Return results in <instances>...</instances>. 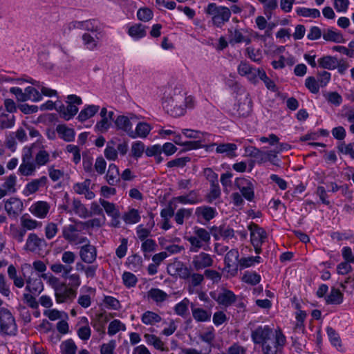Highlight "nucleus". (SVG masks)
I'll list each match as a JSON object with an SVG mask.
<instances>
[{
	"label": "nucleus",
	"instance_id": "obj_57",
	"mask_svg": "<svg viewBox=\"0 0 354 354\" xmlns=\"http://www.w3.org/2000/svg\"><path fill=\"white\" fill-rule=\"evenodd\" d=\"M221 195V189L218 182L216 183L210 184V190L207 195V201L208 203H212L214 200L220 198Z\"/></svg>",
	"mask_w": 354,
	"mask_h": 354
},
{
	"label": "nucleus",
	"instance_id": "obj_46",
	"mask_svg": "<svg viewBox=\"0 0 354 354\" xmlns=\"http://www.w3.org/2000/svg\"><path fill=\"white\" fill-rule=\"evenodd\" d=\"M128 33L135 39H140L146 35V27L141 24H136L129 28Z\"/></svg>",
	"mask_w": 354,
	"mask_h": 354
},
{
	"label": "nucleus",
	"instance_id": "obj_47",
	"mask_svg": "<svg viewBox=\"0 0 354 354\" xmlns=\"http://www.w3.org/2000/svg\"><path fill=\"white\" fill-rule=\"evenodd\" d=\"M122 218L127 224H135L140 221V216L137 209L132 208L124 214Z\"/></svg>",
	"mask_w": 354,
	"mask_h": 354
},
{
	"label": "nucleus",
	"instance_id": "obj_43",
	"mask_svg": "<svg viewBox=\"0 0 354 354\" xmlns=\"http://www.w3.org/2000/svg\"><path fill=\"white\" fill-rule=\"evenodd\" d=\"M151 130V126L147 122H139L136 128V131H134V137H131L132 138H136L137 137H140L142 138H146Z\"/></svg>",
	"mask_w": 354,
	"mask_h": 354
},
{
	"label": "nucleus",
	"instance_id": "obj_50",
	"mask_svg": "<svg viewBox=\"0 0 354 354\" xmlns=\"http://www.w3.org/2000/svg\"><path fill=\"white\" fill-rule=\"evenodd\" d=\"M73 210L77 215H78L81 218H86L89 216L87 208L78 199H73Z\"/></svg>",
	"mask_w": 354,
	"mask_h": 354
},
{
	"label": "nucleus",
	"instance_id": "obj_40",
	"mask_svg": "<svg viewBox=\"0 0 354 354\" xmlns=\"http://www.w3.org/2000/svg\"><path fill=\"white\" fill-rule=\"evenodd\" d=\"M15 116L0 109V128L9 129L15 125Z\"/></svg>",
	"mask_w": 354,
	"mask_h": 354
},
{
	"label": "nucleus",
	"instance_id": "obj_20",
	"mask_svg": "<svg viewBox=\"0 0 354 354\" xmlns=\"http://www.w3.org/2000/svg\"><path fill=\"white\" fill-rule=\"evenodd\" d=\"M229 42L230 44H235L244 42L246 44L251 43V39L244 35L245 30L243 29H229Z\"/></svg>",
	"mask_w": 354,
	"mask_h": 354
},
{
	"label": "nucleus",
	"instance_id": "obj_53",
	"mask_svg": "<svg viewBox=\"0 0 354 354\" xmlns=\"http://www.w3.org/2000/svg\"><path fill=\"white\" fill-rule=\"evenodd\" d=\"M60 349L62 354H76L77 347L72 339H68L61 344Z\"/></svg>",
	"mask_w": 354,
	"mask_h": 354
},
{
	"label": "nucleus",
	"instance_id": "obj_64",
	"mask_svg": "<svg viewBox=\"0 0 354 354\" xmlns=\"http://www.w3.org/2000/svg\"><path fill=\"white\" fill-rule=\"evenodd\" d=\"M21 225L23 229L26 230H32L36 229L41 225V223L32 218H25L24 216L21 218Z\"/></svg>",
	"mask_w": 354,
	"mask_h": 354
},
{
	"label": "nucleus",
	"instance_id": "obj_45",
	"mask_svg": "<svg viewBox=\"0 0 354 354\" xmlns=\"http://www.w3.org/2000/svg\"><path fill=\"white\" fill-rule=\"evenodd\" d=\"M157 244L153 239H148L142 241L141 245V250L144 253V257L146 259H149L150 253L154 252L156 250Z\"/></svg>",
	"mask_w": 354,
	"mask_h": 354
},
{
	"label": "nucleus",
	"instance_id": "obj_9",
	"mask_svg": "<svg viewBox=\"0 0 354 354\" xmlns=\"http://www.w3.org/2000/svg\"><path fill=\"white\" fill-rule=\"evenodd\" d=\"M68 28L70 30L75 28L83 29L91 32H97L100 37H103L104 35L102 24L96 19L73 21L68 24Z\"/></svg>",
	"mask_w": 354,
	"mask_h": 354
},
{
	"label": "nucleus",
	"instance_id": "obj_60",
	"mask_svg": "<svg viewBox=\"0 0 354 354\" xmlns=\"http://www.w3.org/2000/svg\"><path fill=\"white\" fill-rule=\"evenodd\" d=\"M35 165L41 167L46 165L50 160V154L46 150H39L35 156Z\"/></svg>",
	"mask_w": 354,
	"mask_h": 354
},
{
	"label": "nucleus",
	"instance_id": "obj_15",
	"mask_svg": "<svg viewBox=\"0 0 354 354\" xmlns=\"http://www.w3.org/2000/svg\"><path fill=\"white\" fill-rule=\"evenodd\" d=\"M235 111L233 114L237 117L246 118L249 116L252 110V102L248 93L245 94L243 98L239 100L237 104L234 106Z\"/></svg>",
	"mask_w": 354,
	"mask_h": 354
},
{
	"label": "nucleus",
	"instance_id": "obj_17",
	"mask_svg": "<svg viewBox=\"0 0 354 354\" xmlns=\"http://www.w3.org/2000/svg\"><path fill=\"white\" fill-rule=\"evenodd\" d=\"M250 231V241L252 245H258V243H263L267 239V233L263 228L254 223H251L248 227Z\"/></svg>",
	"mask_w": 354,
	"mask_h": 354
},
{
	"label": "nucleus",
	"instance_id": "obj_22",
	"mask_svg": "<svg viewBox=\"0 0 354 354\" xmlns=\"http://www.w3.org/2000/svg\"><path fill=\"white\" fill-rule=\"evenodd\" d=\"M201 198L196 190H192L187 194L179 196L172 198V201L182 204H196L201 202Z\"/></svg>",
	"mask_w": 354,
	"mask_h": 354
},
{
	"label": "nucleus",
	"instance_id": "obj_8",
	"mask_svg": "<svg viewBox=\"0 0 354 354\" xmlns=\"http://www.w3.org/2000/svg\"><path fill=\"white\" fill-rule=\"evenodd\" d=\"M275 336V331L268 325L259 326L251 332V338L254 344L262 345Z\"/></svg>",
	"mask_w": 354,
	"mask_h": 354
},
{
	"label": "nucleus",
	"instance_id": "obj_16",
	"mask_svg": "<svg viewBox=\"0 0 354 354\" xmlns=\"http://www.w3.org/2000/svg\"><path fill=\"white\" fill-rule=\"evenodd\" d=\"M214 260L212 256L204 252L194 255L192 259V264L195 270L198 271L213 266Z\"/></svg>",
	"mask_w": 354,
	"mask_h": 354
},
{
	"label": "nucleus",
	"instance_id": "obj_44",
	"mask_svg": "<svg viewBox=\"0 0 354 354\" xmlns=\"http://www.w3.org/2000/svg\"><path fill=\"white\" fill-rule=\"evenodd\" d=\"M261 258L259 256L243 257L239 260V269L243 270L254 266L255 263H259Z\"/></svg>",
	"mask_w": 354,
	"mask_h": 354
},
{
	"label": "nucleus",
	"instance_id": "obj_11",
	"mask_svg": "<svg viewBox=\"0 0 354 354\" xmlns=\"http://www.w3.org/2000/svg\"><path fill=\"white\" fill-rule=\"evenodd\" d=\"M234 186L239 189L241 194L247 201L251 202L254 199V186L252 182L245 178H236Z\"/></svg>",
	"mask_w": 354,
	"mask_h": 354
},
{
	"label": "nucleus",
	"instance_id": "obj_31",
	"mask_svg": "<svg viewBox=\"0 0 354 354\" xmlns=\"http://www.w3.org/2000/svg\"><path fill=\"white\" fill-rule=\"evenodd\" d=\"M100 106L97 105H87L80 112L77 119L80 122H84L94 116L99 111Z\"/></svg>",
	"mask_w": 354,
	"mask_h": 354
},
{
	"label": "nucleus",
	"instance_id": "obj_37",
	"mask_svg": "<svg viewBox=\"0 0 354 354\" xmlns=\"http://www.w3.org/2000/svg\"><path fill=\"white\" fill-rule=\"evenodd\" d=\"M119 169L115 164H110L106 173V180L110 185H114L120 180Z\"/></svg>",
	"mask_w": 354,
	"mask_h": 354
},
{
	"label": "nucleus",
	"instance_id": "obj_3",
	"mask_svg": "<svg viewBox=\"0 0 354 354\" xmlns=\"http://www.w3.org/2000/svg\"><path fill=\"white\" fill-rule=\"evenodd\" d=\"M205 12L211 17L213 25L217 28L222 27L231 17L230 8L215 3H209L205 8Z\"/></svg>",
	"mask_w": 354,
	"mask_h": 354
},
{
	"label": "nucleus",
	"instance_id": "obj_41",
	"mask_svg": "<svg viewBox=\"0 0 354 354\" xmlns=\"http://www.w3.org/2000/svg\"><path fill=\"white\" fill-rule=\"evenodd\" d=\"M100 203L109 216H111L115 220L120 218V212L113 203L104 199H100Z\"/></svg>",
	"mask_w": 354,
	"mask_h": 354
},
{
	"label": "nucleus",
	"instance_id": "obj_10",
	"mask_svg": "<svg viewBox=\"0 0 354 354\" xmlns=\"http://www.w3.org/2000/svg\"><path fill=\"white\" fill-rule=\"evenodd\" d=\"M262 70V68H255L252 66L246 61H241L237 68L238 73L241 76H245L248 81L253 84H257L258 83L259 71H261Z\"/></svg>",
	"mask_w": 354,
	"mask_h": 354
},
{
	"label": "nucleus",
	"instance_id": "obj_39",
	"mask_svg": "<svg viewBox=\"0 0 354 354\" xmlns=\"http://www.w3.org/2000/svg\"><path fill=\"white\" fill-rule=\"evenodd\" d=\"M326 301L328 304H340L343 301V294L339 289L333 287L326 298Z\"/></svg>",
	"mask_w": 354,
	"mask_h": 354
},
{
	"label": "nucleus",
	"instance_id": "obj_62",
	"mask_svg": "<svg viewBox=\"0 0 354 354\" xmlns=\"http://www.w3.org/2000/svg\"><path fill=\"white\" fill-rule=\"evenodd\" d=\"M305 86L312 93L317 94L319 91L320 86L315 77H308L305 80Z\"/></svg>",
	"mask_w": 354,
	"mask_h": 354
},
{
	"label": "nucleus",
	"instance_id": "obj_27",
	"mask_svg": "<svg viewBox=\"0 0 354 354\" xmlns=\"http://www.w3.org/2000/svg\"><path fill=\"white\" fill-rule=\"evenodd\" d=\"M169 297V295L159 288H152L147 292L148 299L153 301L158 306L167 300Z\"/></svg>",
	"mask_w": 354,
	"mask_h": 354
},
{
	"label": "nucleus",
	"instance_id": "obj_7",
	"mask_svg": "<svg viewBox=\"0 0 354 354\" xmlns=\"http://www.w3.org/2000/svg\"><path fill=\"white\" fill-rule=\"evenodd\" d=\"M184 94L179 91L178 93H174L171 97L167 104V111L173 117H180L185 113L186 109L183 104Z\"/></svg>",
	"mask_w": 354,
	"mask_h": 354
},
{
	"label": "nucleus",
	"instance_id": "obj_34",
	"mask_svg": "<svg viewBox=\"0 0 354 354\" xmlns=\"http://www.w3.org/2000/svg\"><path fill=\"white\" fill-rule=\"evenodd\" d=\"M194 319L198 322H208L211 319V312L201 308L192 307Z\"/></svg>",
	"mask_w": 354,
	"mask_h": 354
},
{
	"label": "nucleus",
	"instance_id": "obj_13",
	"mask_svg": "<svg viewBox=\"0 0 354 354\" xmlns=\"http://www.w3.org/2000/svg\"><path fill=\"white\" fill-rule=\"evenodd\" d=\"M209 295L219 305L225 307L232 306L236 301V295L232 291L225 288L220 292H210Z\"/></svg>",
	"mask_w": 354,
	"mask_h": 354
},
{
	"label": "nucleus",
	"instance_id": "obj_51",
	"mask_svg": "<svg viewBox=\"0 0 354 354\" xmlns=\"http://www.w3.org/2000/svg\"><path fill=\"white\" fill-rule=\"evenodd\" d=\"M241 280L248 284L255 286L260 282L261 276L255 272L246 271L243 274Z\"/></svg>",
	"mask_w": 354,
	"mask_h": 354
},
{
	"label": "nucleus",
	"instance_id": "obj_30",
	"mask_svg": "<svg viewBox=\"0 0 354 354\" xmlns=\"http://www.w3.org/2000/svg\"><path fill=\"white\" fill-rule=\"evenodd\" d=\"M322 37L327 41L335 43H342L344 41L342 34L339 31H336L333 28L324 29Z\"/></svg>",
	"mask_w": 354,
	"mask_h": 354
},
{
	"label": "nucleus",
	"instance_id": "obj_18",
	"mask_svg": "<svg viewBox=\"0 0 354 354\" xmlns=\"http://www.w3.org/2000/svg\"><path fill=\"white\" fill-rule=\"evenodd\" d=\"M79 255L83 262L92 264L97 258V249L91 244H84L80 247Z\"/></svg>",
	"mask_w": 354,
	"mask_h": 354
},
{
	"label": "nucleus",
	"instance_id": "obj_12",
	"mask_svg": "<svg viewBox=\"0 0 354 354\" xmlns=\"http://www.w3.org/2000/svg\"><path fill=\"white\" fill-rule=\"evenodd\" d=\"M47 246L44 239L40 238L35 233H30L26 239L24 249L29 252L39 254Z\"/></svg>",
	"mask_w": 354,
	"mask_h": 354
},
{
	"label": "nucleus",
	"instance_id": "obj_5",
	"mask_svg": "<svg viewBox=\"0 0 354 354\" xmlns=\"http://www.w3.org/2000/svg\"><path fill=\"white\" fill-rule=\"evenodd\" d=\"M0 333L13 336L17 333V325L11 312L6 308H0Z\"/></svg>",
	"mask_w": 354,
	"mask_h": 354
},
{
	"label": "nucleus",
	"instance_id": "obj_55",
	"mask_svg": "<svg viewBox=\"0 0 354 354\" xmlns=\"http://www.w3.org/2000/svg\"><path fill=\"white\" fill-rule=\"evenodd\" d=\"M26 101H40L42 99L41 94L34 87L28 86L25 88Z\"/></svg>",
	"mask_w": 354,
	"mask_h": 354
},
{
	"label": "nucleus",
	"instance_id": "obj_23",
	"mask_svg": "<svg viewBox=\"0 0 354 354\" xmlns=\"http://www.w3.org/2000/svg\"><path fill=\"white\" fill-rule=\"evenodd\" d=\"M217 214L216 209L214 207L209 206H200L196 207L195 210V215L197 218H203L205 221H209L213 219Z\"/></svg>",
	"mask_w": 354,
	"mask_h": 354
},
{
	"label": "nucleus",
	"instance_id": "obj_48",
	"mask_svg": "<svg viewBox=\"0 0 354 354\" xmlns=\"http://www.w3.org/2000/svg\"><path fill=\"white\" fill-rule=\"evenodd\" d=\"M245 151L250 156L254 158L259 164L266 162L265 152L258 148L250 146L245 149Z\"/></svg>",
	"mask_w": 354,
	"mask_h": 354
},
{
	"label": "nucleus",
	"instance_id": "obj_21",
	"mask_svg": "<svg viewBox=\"0 0 354 354\" xmlns=\"http://www.w3.org/2000/svg\"><path fill=\"white\" fill-rule=\"evenodd\" d=\"M118 129L126 132L129 137H134V131L132 129V124L128 117L118 115L114 120Z\"/></svg>",
	"mask_w": 354,
	"mask_h": 354
},
{
	"label": "nucleus",
	"instance_id": "obj_49",
	"mask_svg": "<svg viewBox=\"0 0 354 354\" xmlns=\"http://www.w3.org/2000/svg\"><path fill=\"white\" fill-rule=\"evenodd\" d=\"M144 338L146 342L149 345H153L155 348L162 351H165L163 342L155 335L145 334Z\"/></svg>",
	"mask_w": 354,
	"mask_h": 354
},
{
	"label": "nucleus",
	"instance_id": "obj_56",
	"mask_svg": "<svg viewBox=\"0 0 354 354\" xmlns=\"http://www.w3.org/2000/svg\"><path fill=\"white\" fill-rule=\"evenodd\" d=\"M328 103L339 106L342 103V97L336 91L328 92L324 94Z\"/></svg>",
	"mask_w": 354,
	"mask_h": 354
},
{
	"label": "nucleus",
	"instance_id": "obj_52",
	"mask_svg": "<svg viewBox=\"0 0 354 354\" xmlns=\"http://www.w3.org/2000/svg\"><path fill=\"white\" fill-rule=\"evenodd\" d=\"M296 13L304 17L318 18L320 17V12L316 8H297Z\"/></svg>",
	"mask_w": 354,
	"mask_h": 354
},
{
	"label": "nucleus",
	"instance_id": "obj_6",
	"mask_svg": "<svg viewBox=\"0 0 354 354\" xmlns=\"http://www.w3.org/2000/svg\"><path fill=\"white\" fill-rule=\"evenodd\" d=\"M286 341L282 332L275 330V336L261 345L263 354H277L284 346Z\"/></svg>",
	"mask_w": 354,
	"mask_h": 354
},
{
	"label": "nucleus",
	"instance_id": "obj_19",
	"mask_svg": "<svg viewBox=\"0 0 354 354\" xmlns=\"http://www.w3.org/2000/svg\"><path fill=\"white\" fill-rule=\"evenodd\" d=\"M48 180L46 176H43L39 178L33 179L26 184L24 194L26 196H29L37 192L41 187L46 186Z\"/></svg>",
	"mask_w": 354,
	"mask_h": 354
},
{
	"label": "nucleus",
	"instance_id": "obj_63",
	"mask_svg": "<svg viewBox=\"0 0 354 354\" xmlns=\"http://www.w3.org/2000/svg\"><path fill=\"white\" fill-rule=\"evenodd\" d=\"M192 209H179L175 214V221L178 225H183L184 223L185 218H189L192 215Z\"/></svg>",
	"mask_w": 354,
	"mask_h": 354
},
{
	"label": "nucleus",
	"instance_id": "obj_29",
	"mask_svg": "<svg viewBox=\"0 0 354 354\" xmlns=\"http://www.w3.org/2000/svg\"><path fill=\"white\" fill-rule=\"evenodd\" d=\"M216 145V143H213L209 147H214ZM237 149L236 145L234 143H222L217 145L216 151L218 153H224L226 156L232 158L236 156V150Z\"/></svg>",
	"mask_w": 354,
	"mask_h": 354
},
{
	"label": "nucleus",
	"instance_id": "obj_61",
	"mask_svg": "<svg viewBox=\"0 0 354 354\" xmlns=\"http://www.w3.org/2000/svg\"><path fill=\"white\" fill-rule=\"evenodd\" d=\"M16 176L15 174H11L6 178L2 187L8 193H15L16 192Z\"/></svg>",
	"mask_w": 354,
	"mask_h": 354
},
{
	"label": "nucleus",
	"instance_id": "obj_32",
	"mask_svg": "<svg viewBox=\"0 0 354 354\" xmlns=\"http://www.w3.org/2000/svg\"><path fill=\"white\" fill-rule=\"evenodd\" d=\"M26 289L32 294L40 293L44 290V286L41 279L29 277L26 279Z\"/></svg>",
	"mask_w": 354,
	"mask_h": 354
},
{
	"label": "nucleus",
	"instance_id": "obj_54",
	"mask_svg": "<svg viewBox=\"0 0 354 354\" xmlns=\"http://www.w3.org/2000/svg\"><path fill=\"white\" fill-rule=\"evenodd\" d=\"M36 167L34 162L21 163L19 167V172L24 176H32L36 171Z\"/></svg>",
	"mask_w": 354,
	"mask_h": 354
},
{
	"label": "nucleus",
	"instance_id": "obj_25",
	"mask_svg": "<svg viewBox=\"0 0 354 354\" xmlns=\"http://www.w3.org/2000/svg\"><path fill=\"white\" fill-rule=\"evenodd\" d=\"M50 209V205L47 202L38 201L31 205L30 210L32 214L39 218H45Z\"/></svg>",
	"mask_w": 354,
	"mask_h": 354
},
{
	"label": "nucleus",
	"instance_id": "obj_35",
	"mask_svg": "<svg viewBox=\"0 0 354 354\" xmlns=\"http://www.w3.org/2000/svg\"><path fill=\"white\" fill-rule=\"evenodd\" d=\"M102 37L97 34L93 37L88 33H84L82 35L83 44L88 50H94L98 47V41Z\"/></svg>",
	"mask_w": 354,
	"mask_h": 354
},
{
	"label": "nucleus",
	"instance_id": "obj_24",
	"mask_svg": "<svg viewBox=\"0 0 354 354\" xmlns=\"http://www.w3.org/2000/svg\"><path fill=\"white\" fill-rule=\"evenodd\" d=\"M67 105L62 104L57 109L59 112L60 117L65 120H69L73 118L78 112V108L76 105L72 104L66 101Z\"/></svg>",
	"mask_w": 354,
	"mask_h": 354
},
{
	"label": "nucleus",
	"instance_id": "obj_4",
	"mask_svg": "<svg viewBox=\"0 0 354 354\" xmlns=\"http://www.w3.org/2000/svg\"><path fill=\"white\" fill-rule=\"evenodd\" d=\"M76 254L72 251H64L62 254L61 259L64 264L60 262L52 263L50 266V270L55 274H64L68 275L73 270L72 265L76 259Z\"/></svg>",
	"mask_w": 354,
	"mask_h": 354
},
{
	"label": "nucleus",
	"instance_id": "obj_59",
	"mask_svg": "<svg viewBox=\"0 0 354 354\" xmlns=\"http://www.w3.org/2000/svg\"><path fill=\"white\" fill-rule=\"evenodd\" d=\"M108 321L109 319L107 316L104 314L101 313L97 315V318L96 320L93 321L91 322V325L98 332L102 331V333H104V326Z\"/></svg>",
	"mask_w": 354,
	"mask_h": 354
},
{
	"label": "nucleus",
	"instance_id": "obj_42",
	"mask_svg": "<svg viewBox=\"0 0 354 354\" xmlns=\"http://www.w3.org/2000/svg\"><path fill=\"white\" fill-rule=\"evenodd\" d=\"M161 317L152 311H146L142 315L141 320L142 323L147 325H153L161 321Z\"/></svg>",
	"mask_w": 354,
	"mask_h": 354
},
{
	"label": "nucleus",
	"instance_id": "obj_14",
	"mask_svg": "<svg viewBox=\"0 0 354 354\" xmlns=\"http://www.w3.org/2000/svg\"><path fill=\"white\" fill-rule=\"evenodd\" d=\"M239 254L236 249H232L227 252L224 259L225 270L232 277L236 275L239 270L238 261Z\"/></svg>",
	"mask_w": 354,
	"mask_h": 354
},
{
	"label": "nucleus",
	"instance_id": "obj_36",
	"mask_svg": "<svg viewBox=\"0 0 354 354\" xmlns=\"http://www.w3.org/2000/svg\"><path fill=\"white\" fill-rule=\"evenodd\" d=\"M199 339L207 344V347L204 349L205 353H209L214 346L215 335L213 329L209 330L199 335Z\"/></svg>",
	"mask_w": 354,
	"mask_h": 354
},
{
	"label": "nucleus",
	"instance_id": "obj_1",
	"mask_svg": "<svg viewBox=\"0 0 354 354\" xmlns=\"http://www.w3.org/2000/svg\"><path fill=\"white\" fill-rule=\"evenodd\" d=\"M41 277L47 279V282L53 289L55 301L57 304L71 303L77 296V291L73 288H69L65 282L53 275L48 277L46 274H42Z\"/></svg>",
	"mask_w": 354,
	"mask_h": 354
},
{
	"label": "nucleus",
	"instance_id": "obj_28",
	"mask_svg": "<svg viewBox=\"0 0 354 354\" xmlns=\"http://www.w3.org/2000/svg\"><path fill=\"white\" fill-rule=\"evenodd\" d=\"M56 131L59 137L65 142H72L75 139V130L68 127L66 124H58L56 127Z\"/></svg>",
	"mask_w": 354,
	"mask_h": 354
},
{
	"label": "nucleus",
	"instance_id": "obj_26",
	"mask_svg": "<svg viewBox=\"0 0 354 354\" xmlns=\"http://www.w3.org/2000/svg\"><path fill=\"white\" fill-rule=\"evenodd\" d=\"M23 209V203L17 198H10L5 203V209L9 215H17Z\"/></svg>",
	"mask_w": 354,
	"mask_h": 354
},
{
	"label": "nucleus",
	"instance_id": "obj_58",
	"mask_svg": "<svg viewBox=\"0 0 354 354\" xmlns=\"http://www.w3.org/2000/svg\"><path fill=\"white\" fill-rule=\"evenodd\" d=\"M126 326L118 319H114L110 322L108 327V334L110 336L115 335L120 330H125Z\"/></svg>",
	"mask_w": 354,
	"mask_h": 354
},
{
	"label": "nucleus",
	"instance_id": "obj_33",
	"mask_svg": "<svg viewBox=\"0 0 354 354\" xmlns=\"http://www.w3.org/2000/svg\"><path fill=\"white\" fill-rule=\"evenodd\" d=\"M319 66L328 70H333L338 66V59L333 56H324L318 59Z\"/></svg>",
	"mask_w": 354,
	"mask_h": 354
},
{
	"label": "nucleus",
	"instance_id": "obj_2",
	"mask_svg": "<svg viewBox=\"0 0 354 354\" xmlns=\"http://www.w3.org/2000/svg\"><path fill=\"white\" fill-rule=\"evenodd\" d=\"M211 232L206 229L195 226L193 227V234L187 238L190 243L189 251L197 252L201 248L207 250L210 243Z\"/></svg>",
	"mask_w": 354,
	"mask_h": 354
},
{
	"label": "nucleus",
	"instance_id": "obj_38",
	"mask_svg": "<svg viewBox=\"0 0 354 354\" xmlns=\"http://www.w3.org/2000/svg\"><path fill=\"white\" fill-rule=\"evenodd\" d=\"M77 228L74 225H68L64 226L62 229V236L66 241L69 242H75L77 240Z\"/></svg>",
	"mask_w": 354,
	"mask_h": 354
}]
</instances>
